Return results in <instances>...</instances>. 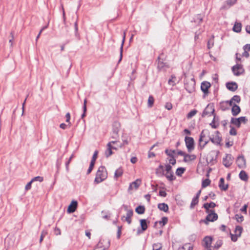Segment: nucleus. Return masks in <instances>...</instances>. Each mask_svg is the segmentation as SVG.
Segmentation results:
<instances>
[{
	"instance_id": "1",
	"label": "nucleus",
	"mask_w": 250,
	"mask_h": 250,
	"mask_svg": "<svg viewBox=\"0 0 250 250\" xmlns=\"http://www.w3.org/2000/svg\"><path fill=\"white\" fill-rule=\"evenodd\" d=\"M107 177V172L104 166H101L99 167L94 179V183L99 184L105 180Z\"/></svg>"
},
{
	"instance_id": "2",
	"label": "nucleus",
	"mask_w": 250,
	"mask_h": 250,
	"mask_svg": "<svg viewBox=\"0 0 250 250\" xmlns=\"http://www.w3.org/2000/svg\"><path fill=\"white\" fill-rule=\"evenodd\" d=\"M185 88L189 93H192L195 89V81L194 78L191 79L186 78L184 83Z\"/></svg>"
},
{
	"instance_id": "3",
	"label": "nucleus",
	"mask_w": 250,
	"mask_h": 250,
	"mask_svg": "<svg viewBox=\"0 0 250 250\" xmlns=\"http://www.w3.org/2000/svg\"><path fill=\"white\" fill-rule=\"evenodd\" d=\"M110 246V241L108 239H101L93 250H106Z\"/></svg>"
},
{
	"instance_id": "4",
	"label": "nucleus",
	"mask_w": 250,
	"mask_h": 250,
	"mask_svg": "<svg viewBox=\"0 0 250 250\" xmlns=\"http://www.w3.org/2000/svg\"><path fill=\"white\" fill-rule=\"evenodd\" d=\"M214 105L212 104H208L206 107L205 108L203 112L202 117H205L206 116H211V115L214 114Z\"/></svg>"
},
{
	"instance_id": "5",
	"label": "nucleus",
	"mask_w": 250,
	"mask_h": 250,
	"mask_svg": "<svg viewBox=\"0 0 250 250\" xmlns=\"http://www.w3.org/2000/svg\"><path fill=\"white\" fill-rule=\"evenodd\" d=\"M163 55V54L162 53L157 58V68L159 71L165 70L166 68L168 67L167 63L164 62V60L162 58Z\"/></svg>"
},
{
	"instance_id": "6",
	"label": "nucleus",
	"mask_w": 250,
	"mask_h": 250,
	"mask_svg": "<svg viewBox=\"0 0 250 250\" xmlns=\"http://www.w3.org/2000/svg\"><path fill=\"white\" fill-rule=\"evenodd\" d=\"M185 141L188 152H191L194 149V141L193 138L186 136Z\"/></svg>"
},
{
	"instance_id": "7",
	"label": "nucleus",
	"mask_w": 250,
	"mask_h": 250,
	"mask_svg": "<svg viewBox=\"0 0 250 250\" xmlns=\"http://www.w3.org/2000/svg\"><path fill=\"white\" fill-rule=\"evenodd\" d=\"M209 140L214 144L216 145H220V143L222 140V137L220 136V133L219 131H216L215 132L214 137H210Z\"/></svg>"
},
{
	"instance_id": "8",
	"label": "nucleus",
	"mask_w": 250,
	"mask_h": 250,
	"mask_svg": "<svg viewBox=\"0 0 250 250\" xmlns=\"http://www.w3.org/2000/svg\"><path fill=\"white\" fill-rule=\"evenodd\" d=\"M208 215L206 216V220L204 221L206 224H208V221L213 222L218 219V215L215 213L214 211L209 212Z\"/></svg>"
},
{
	"instance_id": "9",
	"label": "nucleus",
	"mask_w": 250,
	"mask_h": 250,
	"mask_svg": "<svg viewBox=\"0 0 250 250\" xmlns=\"http://www.w3.org/2000/svg\"><path fill=\"white\" fill-rule=\"evenodd\" d=\"M232 71L235 76H239L243 73L244 69L242 65L237 63L232 67Z\"/></svg>"
},
{
	"instance_id": "10",
	"label": "nucleus",
	"mask_w": 250,
	"mask_h": 250,
	"mask_svg": "<svg viewBox=\"0 0 250 250\" xmlns=\"http://www.w3.org/2000/svg\"><path fill=\"white\" fill-rule=\"evenodd\" d=\"M233 159L231 154H227L223 159V164L226 167H229L232 164Z\"/></svg>"
},
{
	"instance_id": "11",
	"label": "nucleus",
	"mask_w": 250,
	"mask_h": 250,
	"mask_svg": "<svg viewBox=\"0 0 250 250\" xmlns=\"http://www.w3.org/2000/svg\"><path fill=\"white\" fill-rule=\"evenodd\" d=\"M133 211L132 209H128L126 212V216H123L121 217L123 221H126L128 224H130L132 222L131 217L133 215Z\"/></svg>"
},
{
	"instance_id": "12",
	"label": "nucleus",
	"mask_w": 250,
	"mask_h": 250,
	"mask_svg": "<svg viewBox=\"0 0 250 250\" xmlns=\"http://www.w3.org/2000/svg\"><path fill=\"white\" fill-rule=\"evenodd\" d=\"M116 142V141H112L107 144V148L105 152V155L106 157H108L111 155L112 154V149H116V148L115 147L112 146L111 145L112 144H114Z\"/></svg>"
},
{
	"instance_id": "13",
	"label": "nucleus",
	"mask_w": 250,
	"mask_h": 250,
	"mask_svg": "<svg viewBox=\"0 0 250 250\" xmlns=\"http://www.w3.org/2000/svg\"><path fill=\"white\" fill-rule=\"evenodd\" d=\"M212 238L211 236H206L203 239L204 246L208 250H211V245L212 243Z\"/></svg>"
},
{
	"instance_id": "14",
	"label": "nucleus",
	"mask_w": 250,
	"mask_h": 250,
	"mask_svg": "<svg viewBox=\"0 0 250 250\" xmlns=\"http://www.w3.org/2000/svg\"><path fill=\"white\" fill-rule=\"evenodd\" d=\"M211 84L210 83L207 81H204L201 84V89L205 95H207L208 93V88L210 87Z\"/></svg>"
},
{
	"instance_id": "15",
	"label": "nucleus",
	"mask_w": 250,
	"mask_h": 250,
	"mask_svg": "<svg viewBox=\"0 0 250 250\" xmlns=\"http://www.w3.org/2000/svg\"><path fill=\"white\" fill-rule=\"evenodd\" d=\"M236 164L237 166L240 168H245L246 166V160L243 156H239L237 157L236 160Z\"/></svg>"
},
{
	"instance_id": "16",
	"label": "nucleus",
	"mask_w": 250,
	"mask_h": 250,
	"mask_svg": "<svg viewBox=\"0 0 250 250\" xmlns=\"http://www.w3.org/2000/svg\"><path fill=\"white\" fill-rule=\"evenodd\" d=\"M78 203L76 201L73 200L71 204L69 205L67 208V212L68 213H73L74 212L77 207Z\"/></svg>"
},
{
	"instance_id": "17",
	"label": "nucleus",
	"mask_w": 250,
	"mask_h": 250,
	"mask_svg": "<svg viewBox=\"0 0 250 250\" xmlns=\"http://www.w3.org/2000/svg\"><path fill=\"white\" fill-rule=\"evenodd\" d=\"M227 88L231 91H235L238 88V85L235 82H228L226 83Z\"/></svg>"
},
{
	"instance_id": "18",
	"label": "nucleus",
	"mask_w": 250,
	"mask_h": 250,
	"mask_svg": "<svg viewBox=\"0 0 250 250\" xmlns=\"http://www.w3.org/2000/svg\"><path fill=\"white\" fill-rule=\"evenodd\" d=\"M216 204L212 202H211L209 203H205L203 205V207L206 209V213H208L211 211H214V210L212 209H209V208H214Z\"/></svg>"
},
{
	"instance_id": "19",
	"label": "nucleus",
	"mask_w": 250,
	"mask_h": 250,
	"mask_svg": "<svg viewBox=\"0 0 250 250\" xmlns=\"http://www.w3.org/2000/svg\"><path fill=\"white\" fill-rule=\"evenodd\" d=\"M196 158V156L194 154H186L185 158H184L183 161L185 163L188 162L189 161H194Z\"/></svg>"
},
{
	"instance_id": "20",
	"label": "nucleus",
	"mask_w": 250,
	"mask_h": 250,
	"mask_svg": "<svg viewBox=\"0 0 250 250\" xmlns=\"http://www.w3.org/2000/svg\"><path fill=\"white\" fill-rule=\"evenodd\" d=\"M241 111V109L239 106L234 104L231 108V113L233 116H235L237 115Z\"/></svg>"
},
{
	"instance_id": "21",
	"label": "nucleus",
	"mask_w": 250,
	"mask_h": 250,
	"mask_svg": "<svg viewBox=\"0 0 250 250\" xmlns=\"http://www.w3.org/2000/svg\"><path fill=\"white\" fill-rule=\"evenodd\" d=\"M156 174L159 176H163L165 175V170L163 165H159L156 169Z\"/></svg>"
},
{
	"instance_id": "22",
	"label": "nucleus",
	"mask_w": 250,
	"mask_h": 250,
	"mask_svg": "<svg viewBox=\"0 0 250 250\" xmlns=\"http://www.w3.org/2000/svg\"><path fill=\"white\" fill-rule=\"evenodd\" d=\"M120 123L118 121H115L112 125V132L119 133L120 129Z\"/></svg>"
},
{
	"instance_id": "23",
	"label": "nucleus",
	"mask_w": 250,
	"mask_h": 250,
	"mask_svg": "<svg viewBox=\"0 0 250 250\" xmlns=\"http://www.w3.org/2000/svg\"><path fill=\"white\" fill-rule=\"evenodd\" d=\"M125 31L124 32L122 44L121 45V47L120 49V59L119 60V62H120L121 61L122 58H123V46H124V42L125 41Z\"/></svg>"
},
{
	"instance_id": "24",
	"label": "nucleus",
	"mask_w": 250,
	"mask_h": 250,
	"mask_svg": "<svg viewBox=\"0 0 250 250\" xmlns=\"http://www.w3.org/2000/svg\"><path fill=\"white\" fill-rule=\"evenodd\" d=\"M224 179L223 178H221L220 179L219 184V187L222 190L226 191L228 188V185H225L224 184Z\"/></svg>"
},
{
	"instance_id": "25",
	"label": "nucleus",
	"mask_w": 250,
	"mask_h": 250,
	"mask_svg": "<svg viewBox=\"0 0 250 250\" xmlns=\"http://www.w3.org/2000/svg\"><path fill=\"white\" fill-rule=\"evenodd\" d=\"M203 19V16H202L201 14H198L194 16L192 21L196 23H197L198 24H200L202 22Z\"/></svg>"
},
{
	"instance_id": "26",
	"label": "nucleus",
	"mask_w": 250,
	"mask_h": 250,
	"mask_svg": "<svg viewBox=\"0 0 250 250\" xmlns=\"http://www.w3.org/2000/svg\"><path fill=\"white\" fill-rule=\"evenodd\" d=\"M141 183V180L138 179L134 182H133L130 184L129 189H132L133 187H134L135 189H137L139 188Z\"/></svg>"
},
{
	"instance_id": "27",
	"label": "nucleus",
	"mask_w": 250,
	"mask_h": 250,
	"mask_svg": "<svg viewBox=\"0 0 250 250\" xmlns=\"http://www.w3.org/2000/svg\"><path fill=\"white\" fill-rule=\"evenodd\" d=\"M158 208L161 211L167 212L168 210V206L166 203H160L158 205Z\"/></svg>"
},
{
	"instance_id": "28",
	"label": "nucleus",
	"mask_w": 250,
	"mask_h": 250,
	"mask_svg": "<svg viewBox=\"0 0 250 250\" xmlns=\"http://www.w3.org/2000/svg\"><path fill=\"white\" fill-rule=\"evenodd\" d=\"M242 29V24L240 22H236L233 27V31L236 33L241 32Z\"/></svg>"
},
{
	"instance_id": "29",
	"label": "nucleus",
	"mask_w": 250,
	"mask_h": 250,
	"mask_svg": "<svg viewBox=\"0 0 250 250\" xmlns=\"http://www.w3.org/2000/svg\"><path fill=\"white\" fill-rule=\"evenodd\" d=\"M239 178L241 180L244 181H247L248 180V175L247 173L244 171L241 170L239 174Z\"/></svg>"
},
{
	"instance_id": "30",
	"label": "nucleus",
	"mask_w": 250,
	"mask_h": 250,
	"mask_svg": "<svg viewBox=\"0 0 250 250\" xmlns=\"http://www.w3.org/2000/svg\"><path fill=\"white\" fill-rule=\"evenodd\" d=\"M140 225L143 231H145L147 229V224L146 220L141 219L140 220Z\"/></svg>"
},
{
	"instance_id": "31",
	"label": "nucleus",
	"mask_w": 250,
	"mask_h": 250,
	"mask_svg": "<svg viewBox=\"0 0 250 250\" xmlns=\"http://www.w3.org/2000/svg\"><path fill=\"white\" fill-rule=\"evenodd\" d=\"M208 132V130H203L201 133H200V138L199 140V146H201V142L204 141L203 139L205 137L206 134Z\"/></svg>"
},
{
	"instance_id": "32",
	"label": "nucleus",
	"mask_w": 250,
	"mask_h": 250,
	"mask_svg": "<svg viewBox=\"0 0 250 250\" xmlns=\"http://www.w3.org/2000/svg\"><path fill=\"white\" fill-rule=\"evenodd\" d=\"M220 108L223 111H225L228 110L229 109V107L228 106V102H222L220 104Z\"/></svg>"
},
{
	"instance_id": "33",
	"label": "nucleus",
	"mask_w": 250,
	"mask_h": 250,
	"mask_svg": "<svg viewBox=\"0 0 250 250\" xmlns=\"http://www.w3.org/2000/svg\"><path fill=\"white\" fill-rule=\"evenodd\" d=\"M135 211L139 214H142L145 211V207L144 206H139L135 208Z\"/></svg>"
},
{
	"instance_id": "34",
	"label": "nucleus",
	"mask_w": 250,
	"mask_h": 250,
	"mask_svg": "<svg viewBox=\"0 0 250 250\" xmlns=\"http://www.w3.org/2000/svg\"><path fill=\"white\" fill-rule=\"evenodd\" d=\"M166 178L170 181H172L174 180L175 179V177H174L173 171L169 172L168 173H167L166 172V173L165 174V175Z\"/></svg>"
},
{
	"instance_id": "35",
	"label": "nucleus",
	"mask_w": 250,
	"mask_h": 250,
	"mask_svg": "<svg viewBox=\"0 0 250 250\" xmlns=\"http://www.w3.org/2000/svg\"><path fill=\"white\" fill-rule=\"evenodd\" d=\"M230 123L231 124L235 125L238 128L240 127V125H241L238 118H231V121H230Z\"/></svg>"
},
{
	"instance_id": "36",
	"label": "nucleus",
	"mask_w": 250,
	"mask_h": 250,
	"mask_svg": "<svg viewBox=\"0 0 250 250\" xmlns=\"http://www.w3.org/2000/svg\"><path fill=\"white\" fill-rule=\"evenodd\" d=\"M123 173V170L122 168H119L117 169L114 173V178L116 179H118V178L121 177Z\"/></svg>"
},
{
	"instance_id": "37",
	"label": "nucleus",
	"mask_w": 250,
	"mask_h": 250,
	"mask_svg": "<svg viewBox=\"0 0 250 250\" xmlns=\"http://www.w3.org/2000/svg\"><path fill=\"white\" fill-rule=\"evenodd\" d=\"M214 36H212L211 38L208 41L207 47L208 49H210L214 45Z\"/></svg>"
},
{
	"instance_id": "38",
	"label": "nucleus",
	"mask_w": 250,
	"mask_h": 250,
	"mask_svg": "<svg viewBox=\"0 0 250 250\" xmlns=\"http://www.w3.org/2000/svg\"><path fill=\"white\" fill-rule=\"evenodd\" d=\"M154 98L152 96L150 95L148 97L147 106L148 107H152L154 104Z\"/></svg>"
},
{
	"instance_id": "39",
	"label": "nucleus",
	"mask_w": 250,
	"mask_h": 250,
	"mask_svg": "<svg viewBox=\"0 0 250 250\" xmlns=\"http://www.w3.org/2000/svg\"><path fill=\"white\" fill-rule=\"evenodd\" d=\"M186 170V168L184 167H178L176 171V174L178 176H181L183 173Z\"/></svg>"
},
{
	"instance_id": "40",
	"label": "nucleus",
	"mask_w": 250,
	"mask_h": 250,
	"mask_svg": "<svg viewBox=\"0 0 250 250\" xmlns=\"http://www.w3.org/2000/svg\"><path fill=\"white\" fill-rule=\"evenodd\" d=\"M243 231V228L240 226L236 227L235 229V233L237 234L238 236H240Z\"/></svg>"
},
{
	"instance_id": "41",
	"label": "nucleus",
	"mask_w": 250,
	"mask_h": 250,
	"mask_svg": "<svg viewBox=\"0 0 250 250\" xmlns=\"http://www.w3.org/2000/svg\"><path fill=\"white\" fill-rule=\"evenodd\" d=\"M199 202V199L197 198V197H194L191 201V204H190V208H193L195 207V205H197Z\"/></svg>"
},
{
	"instance_id": "42",
	"label": "nucleus",
	"mask_w": 250,
	"mask_h": 250,
	"mask_svg": "<svg viewBox=\"0 0 250 250\" xmlns=\"http://www.w3.org/2000/svg\"><path fill=\"white\" fill-rule=\"evenodd\" d=\"M86 100L85 99L84 101L83 106V113L81 115V118L83 119L84 117L86 116Z\"/></svg>"
},
{
	"instance_id": "43",
	"label": "nucleus",
	"mask_w": 250,
	"mask_h": 250,
	"mask_svg": "<svg viewBox=\"0 0 250 250\" xmlns=\"http://www.w3.org/2000/svg\"><path fill=\"white\" fill-rule=\"evenodd\" d=\"M216 116L215 115H214V118L213 120L212 121L211 123L210 124V125L213 128H217L218 126H219V124L217 123V125L215 124L216 122Z\"/></svg>"
},
{
	"instance_id": "44",
	"label": "nucleus",
	"mask_w": 250,
	"mask_h": 250,
	"mask_svg": "<svg viewBox=\"0 0 250 250\" xmlns=\"http://www.w3.org/2000/svg\"><path fill=\"white\" fill-rule=\"evenodd\" d=\"M197 113V110H196V109L192 110L187 114V117L188 119L191 118L192 117H193L194 115H195Z\"/></svg>"
},
{
	"instance_id": "45",
	"label": "nucleus",
	"mask_w": 250,
	"mask_h": 250,
	"mask_svg": "<svg viewBox=\"0 0 250 250\" xmlns=\"http://www.w3.org/2000/svg\"><path fill=\"white\" fill-rule=\"evenodd\" d=\"M210 183V180L209 179H206L205 180H204L202 181V187L203 188H206L208 185H209Z\"/></svg>"
},
{
	"instance_id": "46",
	"label": "nucleus",
	"mask_w": 250,
	"mask_h": 250,
	"mask_svg": "<svg viewBox=\"0 0 250 250\" xmlns=\"http://www.w3.org/2000/svg\"><path fill=\"white\" fill-rule=\"evenodd\" d=\"M162 246L160 243L154 244L152 250H162Z\"/></svg>"
},
{
	"instance_id": "47",
	"label": "nucleus",
	"mask_w": 250,
	"mask_h": 250,
	"mask_svg": "<svg viewBox=\"0 0 250 250\" xmlns=\"http://www.w3.org/2000/svg\"><path fill=\"white\" fill-rule=\"evenodd\" d=\"M235 218L238 222H242L244 220V217L241 214H236L235 215Z\"/></svg>"
},
{
	"instance_id": "48",
	"label": "nucleus",
	"mask_w": 250,
	"mask_h": 250,
	"mask_svg": "<svg viewBox=\"0 0 250 250\" xmlns=\"http://www.w3.org/2000/svg\"><path fill=\"white\" fill-rule=\"evenodd\" d=\"M192 248L188 244H186L182 247L180 248L179 250H192Z\"/></svg>"
},
{
	"instance_id": "49",
	"label": "nucleus",
	"mask_w": 250,
	"mask_h": 250,
	"mask_svg": "<svg viewBox=\"0 0 250 250\" xmlns=\"http://www.w3.org/2000/svg\"><path fill=\"white\" fill-rule=\"evenodd\" d=\"M47 231L45 230H43L42 232L40 239V243H41L44 238V237L47 235Z\"/></svg>"
},
{
	"instance_id": "50",
	"label": "nucleus",
	"mask_w": 250,
	"mask_h": 250,
	"mask_svg": "<svg viewBox=\"0 0 250 250\" xmlns=\"http://www.w3.org/2000/svg\"><path fill=\"white\" fill-rule=\"evenodd\" d=\"M240 125L241 124H246L248 122V119L246 117H241L238 118Z\"/></svg>"
},
{
	"instance_id": "51",
	"label": "nucleus",
	"mask_w": 250,
	"mask_h": 250,
	"mask_svg": "<svg viewBox=\"0 0 250 250\" xmlns=\"http://www.w3.org/2000/svg\"><path fill=\"white\" fill-rule=\"evenodd\" d=\"M203 32V30L200 29L199 31H197L195 32V37L194 39L195 41H197L199 39V36L201 34V33Z\"/></svg>"
},
{
	"instance_id": "52",
	"label": "nucleus",
	"mask_w": 250,
	"mask_h": 250,
	"mask_svg": "<svg viewBox=\"0 0 250 250\" xmlns=\"http://www.w3.org/2000/svg\"><path fill=\"white\" fill-rule=\"evenodd\" d=\"M43 178L42 177H41L40 176L35 177L31 180V181L33 182H34L35 181H39L40 182H41L43 181Z\"/></svg>"
},
{
	"instance_id": "53",
	"label": "nucleus",
	"mask_w": 250,
	"mask_h": 250,
	"mask_svg": "<svg viewBox=\"0 0 250 250\" xmlns=\"http://www.w3.org/2000/svg\"><path fill=\"white\" fill-rule=\"evenodd\" d=\"M232 101L236 102L237 103H239L241 101L240 97L238 95H234L232 98Z\"/></svg>"
},
{
	"instance_id": "54",
	"label": "nucleus",
	"mask_w": 250,
	"mask_h": 250,
	"mask_svg": "<svg viewBox=\"0 0 250 250\" xmlns=\"http://www.w3.org/2000/svg\"><path fill=\"white\" fill-rule=\"evenodd\" d=\"M237 0H227L226 1L227 4L229 6L233 5L237 2Z\"/></svg>"
},
{
	"instance_id": "55",
	"label": "nucleus",
	"mask_w": 250,
	"mask_h": 250,
	"mask_svg": "<svg viewBox=\"0 0 250 250\" xmlns=\"http://www.w3.org/2000/svg\"><path fill=\"white\" fill-rule=\"evenodd\" d=\"M168 222V218L167 217H163L162 218V221L159 222L160 224H163V226H165Z\"/></svg>"
},
{
	"instance_id": "56",
	"label": "nucleus",
	"mask_w": 250,
	"mask_h": 250,
	"mask_svg": "<svg viewBox=\"0 0 250 250\" xmlns=\"http://www.w3.org/2000/svg\"><path fill=\"white\" fill-rule=\"evenodd\" d=\"M222 244H223V243H222V240H219L216 242L214 247V248L217 249L219 248L222 246Z\"/></svg>"
},
{
	"instance_id": "57",
	"label": "nucleus",
	"mask_w": 250,
	"mask_h": 250,
	"mask_svg": "<svg viewBox=\"0 0 250 250\" xmlns=\"http://www.w3.org/2000/svg\"><path fill=\"white\" fill-rule=\"evenodd\" d=\"M230 129L229 130V134L231 135H236L237 134V131L236 130V129H235L234 127H231L230 126Z\"/></svg>"
},
{
	"instance_id": "58",
	"label": "nucleus",
	"mask_w": 250,
	"mask_h": 250,
	"mask_svg": "<svg viewBox=\"0 0 250 250\" xmlns=\"http://www.w3.org/2000/svg\"><path fill=\"white\" fill-rule=\"evenodd\" d=\"M98 154V151L97 150H95L94 151V154L93 155V156H92V159H91V161L95 162V161H96V159L97 158Z\"/></svg>"
},
{
	"instance_id": "59",
	"label": "nucleus",
	"mask_w": 250,
	"mask_h": 250,
	"mask_svg": "<svg viewBox=\"0 0 250 250\" xmlns=\"http://www.w3.org/2000/svg\"><path fill=\"white\" fill-rule=\"evenodd\" d=\"M173 78H175V77L174 76H171V78L170 79L168 80V83L169 85H171L172 86L174 85L175 84V83L172 80Z\"/></svg>"
},
{
	"instance_id": "60",
	"label": "nucleus",
	"mask_w": 250,
	"mask_h": 250,
	"mask_svg": "<svg viewBox=\"0 0 250 250\" xmlns=\"http://www.w3.org/2000/svg\"><path fill=\"white\" fill-rule=\"evenodd\" d=\"M166 172H167V173H168L170 171H172V167L170 165L167 164L166 165Z\"/></svg>"
},
{
	"instance_id": "61",
	"label": "nucleus",
	"mask_w": 250,
	"mask_h": 250,
	"mask_svg": "<svg viewBox=\"0 0 250 250\" xmlns=\"http://www.w3.org/2000/svg\"><path fill=\"white\" fill-rule=\"evenodd\" d=\"M238 237V235H237L236 233L234 235L231 234V240L233 242H236L237 240Z\"/></svg>"
},
{
	"instance_id": "62",
	"label": "nucleus",
	"mask_w": 250,
	"mask_h": 250,
	"mask_svg": "<svg viewBox=\"0 0 250 250\" xmlns=\"http://www.w3.org/2000/svg\"><path fill=\"white\" fill-rule=\"evenodd\" d=\"M33 182L31 180L29 183H28L25 186V189L26 190H28L30 189L31 188V184Z\"/></svg>"
},
{
	"instance_id": "63",
	"label": "nucleus",
	"mask_w": 250,
	"mask_h": 250,
	"mask_svg": "<svg viewBox=\"0 0 250 250\" xmlns=\"http://www.w3.org/2000/svg\"><path fill=\"white\" fill-rule=\"evenodd\" d=\"M166 108H167V110H169L172 109V105L171 103H167L165 105Z\"/></svg>"
},
{
	"instance_id": "64",
	"label": "nucleus",
	"mask_w": 250,
	"mask_h": 250,
	"mask_svg": "<svg viewBox=\"0 0 250 250\" xmlns=\"http://www.w3.org/2000/svg\"><path fill=\"white\" fill-rule=\"evenodd\" d=\"M243 49L244 51L248 52L250 51V44H247L243 46Z\"/></svg>"
}]
</instances>
